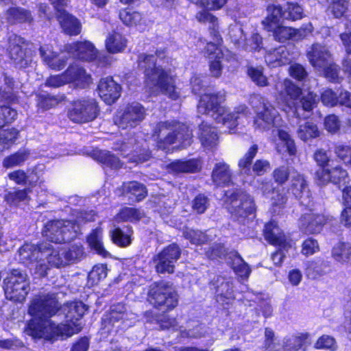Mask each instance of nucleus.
I'll return each instance as SVG.
<instances>
[{
    "instance_id": "obj_1",
    "label": "nucleus",
    "mask_w": 351,
    "mask_h": 351,
    "mask_svg": "<svg viewBox=\"0 0 351 351\" xmlns=\"http://www.w3.org/2000/svg\"><path fill=\"white\" fill-rule=\"evenodd\" d=\"M87 309L81 301L66 303L59 308L53 294L36 296L28 309L32 319L24 332L34 338L48 340L71 337L82 329L81 318Z\"/></svg>"
},
{
    "instance_id": "obj_2",
    "label": "nucleus",
    "mask_w": 351,
    "mask_h": 351,
    "mask_svg": "<svg viewBox=\"0 0 351 351\" xmlns=\"http://www.w3.org/2000/svg\"><path fill=\"white\" fill-rule=\"evenodd\" d=\"M250 101L256 112L253 123L254 128L260 131L276 128L272 131L274 136L278 135L279 139L286 146L289 155H295L297 149L294 141L289 132L282 128L283 121L274 106L261 95H252Z\"/></svg>"
},
{
    "instance_id": "obj_3",
    "label": "nucleus",
    "mask_w": 351,
    "mask_h": 351,
    "mask_svg": "<svg viewBox=\"0 0 351 351\" xmlns=\"http://www.w3.org/2000/svg\"><path fill=\"white\" fill-rule=\"evenodd\" d=\"M62 251L63 248L60 246L47 242L38 245L25 243L19 250V261L30 269L34 267L35 273L40 276H45L50 267L66 265Z\"/></svg>"
},
{
    "instance_id": "obj_4",
    "label": "nucleus",
    "mask_w": 351,
    "mask_h": 351,
    "mask_svg": "<svg viewBox=\"0 0 351 351\" xmlns=\"http://www.w3.org/2000/svg\"><path fill=\"white\" fill-rule=\"evenodd\" d=\"M225 100L223 93L217 94L206 93L199 101L197 110L199 113L210 115L217 123H221L228 129L230 133L238 125L240 115H246L248 110L245 105L239 106L234 112H228L222 106Z\"/></svg>"
},
{
    "instance_id": "obj_5",
    "label": "nucleus",
    "mask_w": 351,
    "mask_h": 351,
    "mask_svg": "<svg viewBox=\"0 0 351 351\" xmlns=\"http://www.w3.org/2000/svg\"><path fill=\"white\" fill-rule=\"evenodd\" d=\"M138 66L144 70L146 84L153 92L162 93L173 100L179 98L180 92L175 86L174 77L156 66L154 55H140Z\"/></svg>"
},
{
    "instance_id": "obj_6",
    "label": "nucleus",
    "mask_w": 351,
    "mask_h": 351,
    "mask_svg": "<svg viewBox=\"0 0 351 351\" xmlns=\"http://www.w3.org/2000/svg\"><path fill=\"white\" fill-rule=\"evenodd\" d=\"M152 138L161 149H165L169 145L177 143L182 147H186L193 141V134L189 128L175 121L158 123L153 130Z\"/></svg>"
},
{
    "instance_id": "obj_7",
    "label": "nucleus",
    "mask_w": 351,
    "mask_h": 351,
    "mask_svg": "<svg viewBox=\"0 0 351 351\" xmlns=\"http://www.w3.org/2000/svg\"><path fill=\"white\" fill-rule=\"evenodd\" d=\"M148 300L154 307L165 311L173 309L178 303L176 290L171 285L164 281L150 285Z\"/></svg>"
},
{
    "instance_id": "obj_8",
    "label": "nucleus",
    "mask_w": 351,
    "mask_h": 351,
    "mask_svg": "<svg viewBox=\"0 0 351 351\" xmlns=\"http://www.w3.org/2000/svg\"><path fill=\"white\" fill-rule=\"evenodd\" d=\"M3 284L6 298L15 302L24 301L30 290L27 275L19 269L12 270Z\"/></svg>"
},
{
    "instance_id": "obj_9",
    "label": "nucleus",
    "mask_w": 351,
    "mask_h": 351,
    "mask_svg": "<svg viewBox=\"0 0 351 351\" xmlns=\"http://www.w3.org/2000/svg\"><path fill=\"white\" fill-rule=\"evenodd\" d=\"M78 234L79 224H74L72 220L49 221L43 230V236L55 243L70 241Z\"/></svg>"
},
{
    "instance_id": "obj_10",
    "label": "nucleus",
    "mask_w": 351,
    "mask_h": 351,
    "mask_svg": "<svg viewBox=\"0 0 351 351\" xmlns=\"http://www.w3.org/2000/svg\"><path fill=\"white\" fill-rule=\"evenodd\" d=\"M228 209L236 219L245 218L255 210V204L252 198L247 193L237 191L227 193Z\"/></svg>"
},
{
    "instance_id": "obj_11",
    "label": "nucleus",
    "mask_w": 351,
    "mask_h": 351,
    "mask_svg": "<svg viewBox=\"0 0 351 351\" xmlns=\"http://www.w3.org/2000/svg\"><path fill=\"white\" fill-rule=\"evenodd\" d=\"M97 104L93 99H80L74 101L68 112L69 118L75 123H86L98 115Z\"/></svg>"
},
{
    "instance_id": "obj_12",
    "label": "nucleus",
    "mask_w": 351,
    "mask_h": 351,
    "mask_svg": "<svg viewBox=\"0 0 351 351\" xmlns=\"http://www.w3.org/2000/svg\"><path fill=\"white\" fill-rule=\"evenodd\" d=\"M315 182L319 186H326L328 183L338 185L339 187L348 181V174L339 165H335L333 162L328 167L321 168L316 171Z\"/></svg>"
},
{
    "instance_id": "obj_13",
    "label": "nucleus",
    "mask_w": 351,
    "mask_h": 351,
    "mask_svg": "<svg viewBox=\"0 0 351 351\" xmlns=\"http://www.w3.org/2000/svg\"><path fill=\"white\" fill-rule=\"evenodd\" d=\"M8 50L10 58L17 67L20 69L26 68L32 63V51L26 48L23 38L16 34L10 36Z\"/></svg>"
},
{
    "instance_id": "obj_14",
    "label": "nucleus",
    "mask_w": 351,
    "mask_h": 351,
    "mask_svg": "<svg viewBox=\"0 0 351 351\" xmlns=\"http://www.w3.org/2000/svg\"><path fill=\"white\" fill-rule=\"evenodd\" d=\"M145 108L138 103H132L114 117L115 124L121 129H130L139 125L144 119Z\"/></svg>"
},
{
    "instance_id": "obj_15",
    "label": "nucleus",
    "mask_w": 351,
    "mask_h": 351,
    "mask_svg": "<svg viewBox=\"0 0 351 351\" xmlns=\"http://www.w3.org/2000/svg\"><path fill=\"white\" fill-rule=\"evenodd\" d=\"M181 250L176 244H171L165 247L154 257L155 268L158 273L171 274L174 271L175 263L179 259Z\"/></svg>"
},
{
    "instance_id": "obj_16",
    "label": "nucleus",
    "mask_w": 351,
    "mask_h": 351,
    "mask_svg": "<svg viewBox=\"0 0 351 351\" xmlns=\"http://www.w3.org/2000/svg\"><path fill=\"white\" fill-rule=\"evenodd\" d=\"M276 90L279 93L280 99L285 104L287 108L293 110L294 116L300 117L299 106H295V101L302 94V90L289 79H285L282 82L276 84Z\"/></svg>"
},
{
    "instance_id": "obj_17",
    "label": "nucleus",
    "mask_w": 351,
    "mask_h": 351,
    "mask_svg": "<svg viewBox=\"0 0 351 351\" xmlns=\"http://www.w3.org/2000/svg\"><path fill=\"white\" fill-rule=\"evenodd\" d=\"M58 12V19L64 32L69 35H78L81 32V24L75 17L62 9L66 0H50Z\"/></svg>"
},
{
    "instance_id": "obj_18",
    "label": "nucleus",
    "mask_w": 351,
    "mask_h": 351,
    "mask_svg": "<svg viewBox=\"0 0 351 351\" xmlns=\"http://www.w3.org/2000/svg\"><path fill=\"white\" fill-rule=\"evenodd\" d=\"M273 32L274 39L283 43L289 39L293 40H300L313 31V26L311 23L301 29H293L291 27L275 25L267 29Z\"/></svg>"
},
{
    "instance_id": "obj_19",
    "label": "nucleus",
    "mask_w": 351,
    "mask_h": 351,
    "mask_svg": "<svg viewBox=\"0 0 351 351\" xmlns=\"http://www.w3.org/2000/svg\"><path fill=\"white\" fill-rule=\"evenodd\" d=\"M290 190L302 205L306 207L311 206V194L307 181L303 175L296 173L295 175L292 176Z\"/></svg>"
},
{
    "instance_id": "obj_20",
    "label": "nucleus",
    "mask_w": 351,
    "mask_h": 351,
    "mask_svg": "<svg viewBox=\"0 0 351 351\" xmlns=\"http://www.w3.org/2000/svg\"><path fill=\"white\" fill-rule=\"evenodd\" d=\"M40 55L43 62L50 69L60 71L66 65L68 53L64 51L56 53L52 50L51 47L44 45L40 47Z\"/></svg>"
},
{
    "instance_id": "obj_21",
    "label": "nucleus",
    "mask_w": 351,
    "mask_h": 351,
    "mask_svg": "<svg viewBox=\"0 0 351 351\" xmlns=\"http://www.w3.org/2000/svg\"><path fill=\"white\" fill-rule=\"evenodd\" d=\"M64 49L70 56L86 61H91L97 57V51L88 42H76L65 45Z\"/></svg>"
},
{
    "instance_id": "obj_22",
    "label": "nucleus",
    "mask_w": 351,
    "mask_h": 351,
    "mask_svg": "<svg viewBox=\"0 0 351 351\" xmlns=\"http://www.w3.org/2000/svg\"><path fill=\"white\" fill-rule=\"evenodd\" d=\"M307 56L312 66L317 70L325 68L332 60V55L328 47L321 44H313L307 53Z\"/></svg>"
},
{
    "instance_id": "obj_23",
    "label": "nucleus",
    "mask_w": 351,
    "mask_h": 351,
    "mask_svg": "<svg viewBox=\"0 0 351 351\" xmlns=\"http://www.w3.org/2000/svg\"><path fill=\"white\" fill-rule=\"evenodd\" d=\"M331 219L324 215L308 213L300 219V228L306 234H315L321 231L323 226Z\"/></svg>"
},
{
    "instance_id": "obj_24",
    "label": "nucleus",
    "mask_w": 351,
    "mask_h": 351,
    "mask_svg": "<svg viewBox=\"0 0 351 351\" xmlns=\"http://www.w3.org/2000/svg\"><path fill=\"white\" fill-rule=\"evenodd\" d=\"M97 90L105 103L112 104L120 97L121 87L112 77H105L99 81Z\"/></svg>"
},
{
    "instance_id": "obj_25",
    "label": "nucleus",
    "mask_w": 351,
    "mask_h": 351,
    "mask_svg": "<svg viewBox=\"0 0 351 351\" xmlns=\"http://www.w3.org/2000/svg\"><path fill=\"white\" fill-rule=\"evenodd\" d=\"M311 341L308 333H300L284 338V351H306Z\"/></svg>"
},
{
    "instance_id": "obj_26",
    "label": "nucleus",
    "mask_w": 351,
    "mask_h": 351,
    "mask_svg": "<svg viewBox=\"0 0 351 351\" xmlns=\"http://www.w3.org/2000/svg\"><path fill=\"white\" fill-rule=\"evenodd\" d=\"M265 58L267 64L271 67H277L287 64L291 60L289 51L285 46L267 51Z\"/></svg>"
},
{
    "instance_id": "obj_27",
    "label": "nucleus",
    "mask_w": 351,
    "mask_h": 351,
    "mask_svg": "<svg viewBox=\"0 0 351 351\" xmlns=\"http://www.w3.org/2000/svg\"><path fill=\"white\" fill-rule=\"evenodd\" d=\"M264 235L269 243L286 249L287 243L285 236L274 221L265 225Z\"/></svg>"
},
{
    "instance_id": "obj_28",
    "label": "nucleus",
    "mask_w": 351,
    "mask_h": 351,
    "mask_svg": "<svg viewBox=\"0 0 351 351\" xmlns=\"http://www.w3.org/2000/svg\"><path fill=\"white\" fill-rule=\"evenodd\" d=\"M212 180L217 186L228 185L232 180L230 166L224 162L216 163L212 171Z\"/></svg>"
},
{
    "instance_id": "obj_29",
    "label": "nucleus",
    "mask_w": 351,
    "mask_h": 351,
    "mask_svg": "<svg viewBox=\"0 0 351 351\" xmlns=\"http://www.w3.org/2000/svg\"><path fill=\"white\" fill-rule=\"evenodd\" d=\"M199 138L205 148L211 149L217 145L218 136L215 128L203 122L199 125Z\"/></svg>"
},
{
    "instance_id": "obj_30",
    "label": "nucleus",
    "mask_w": 351,
    "mask_h": 351,
    "mask_svg": "<svg viewBox=\"0 0 351 351\" xmlns=\"http://www.w3.org/2000/svg\"><path fill=\"white\" fill-rule=\"evenodd\" d=\"M119 18L125 25L138 27L140 30H144L147 27L146 19L136 11L123 10L119 13Z\"/></svg>"
},
{
    "instance_id": "obj_31",
    "label": "nucleus",
    "mask_w": 351,
    "mask_h": 351,
    "mask_svg": "<svg viewBox=\"0 0 351 351\" xmlns=\"http://www.w3.org/2000/svg\"><path fill=\"white\" fill-rule=\"evenodd\" d=\"M169 169L175 173H195L202 168V162L198 159L176 160L169 165Z\"/></svg>"
},
{
    "instance_id": "obj_32",
    "label": "nucleus",
    "mask_w": 351,
    "mask_h": 351,
    "mask_svg": "<svg viewBox=\"0 0 351 351\" xmlns=\"http://www.w3.org/2000/svg\"><path fill=\"white\" fill-rule=\"evenodd\" d=\"M228 261L238 276L245 278L249 277L251 273L250 266L237 252H231L228 254Z\"/></svg>"
},
{
    "instance_id": "obj_33",
    "label": "nucleus",
    "mask_w": 351,
    "mask_h": 351,
    "mask_svg": "<svg viewBox=\"0 0 351 351\" xmlns=\"http://www.w3.org/2000/svg\"><path fill=\"white\" fill-rule=\"evenodd\" d=\"M330 268L328 261L317 259L306 263V273L308 278H316L327 274L330 271Z\"/></svg>"
},
{
    "instance_id": "obj_34",
    "label": "nucleus",
    "mask_w": 351,
    "mask_h": 351,
    "mask_svg": "<svg viewBox=\"0 0 351 351\" xmlns=\"http://www.w3.org/2000/svg\"><path fill=\"white\" fill-rule=\"evenodd\" d=\"M127 46V40L118 32H113L106 39V48L110 53H121Z\"/></svg>"
},
{
    "instance_id": "obj_35",
    "label": "nucleus",
    "mask_w": 351,
    "mask_h": 351,
    "mask_svg": "<svg viewBox=\"0 0 351 351\" xmlns=\"http://www.w3.org/2000/svg\"><path fill=\"white\" fill-rule=\"evenodd\" d=\"M63 99V96H56L41 92L36 94V106L43 112L56 107Z\"/></svg>"
},
{
    "instance_id": "obj_36",
    "label": "nucleus",
    "mask_w": 351,
    "mask_h": 351,
    "mask_svg": "<svg viewBox=\"0 0 351 351\" xmlns=\"http://www.w3.org/2000/svg\"><path fill=\"white\" fill-rule=\"evenodd\" d=\"M258 152V145H253L250 147L245 154L239 160V172L242 175L251 176V164Z\"/></svg>"
},
{
    "instance_id": "obj_37",
    "label": "nucleus",
    "mask_w": 351,
    "mask_h": 351,
    "mask_svg": "<svg viewBox=\"0 0 351 351\" xmlns=\"http://www.w3.org/2000/svg\"><path fill=\"white\" fill-rule=\"evenodd\" d=\"M319 134L317 125L311 121L300 124L297 130L298 136L303 141L317 138Z\"/></svg>"
},
{
    "instance_id": "obj_38",
    "label": "nucleus",
    "mask_w": 351,
    "mask_h": 351,
    "mask_svg": "<svg viewBox=\"0 0 351 351\" xmlns=\"http://www.w3.org/2000/svg\"><path fill=\"white\" fill-rule=\"evenodd\" d=\"M196 19L200 23H208L211 34L214 35L215 40H219L218 19L215 16L206 10H202L197 14Z\"/></svg>"
},
{
    "instance_id": "obj_39",
    "label": "nucleus",
    "mask_w": 351,
    "mask_h": 351,
    "mask_svg": "<svg viewBox=\"0 0 351 351\" xmlns=\"http://www.w3.org/2000/svg\"><path fill=\"white\" fill-rule=\"evenodd\" d=\"M264 348L266 351H284V339L280 341L269 328L265 330Z\"/></svg>"
},
{
    "instance_id": "obj_40",
    "label": "nucleus",
    "mask_w": 351,
    "mask_h": 351,
    "mask_svg": "<svg viewBox=\"0 0 351 351\" xmlns=\"http://www.w3.org/2000/svg\"><path fill=\"white\" fill-rule=\"evenodd\" d=\"M29 151L25 149H20L16 153L5 157L3 165L6 168L21 166L29 157Z\"/></svg>"
},
{
    "instance_id": "obj_41",
    "label": "nucleus",
    "mask_w": 351,
    "mask_h": 351,
    "mask_svg": "<svg viewBox=\"0 0 351 351\" xmlns=\"http://www.w3.org/2000/svg\"><path fill=\"white\" fill-rule=\"evenodd\" d=\"M8 22L12 24L15 23L30 22L32 20L31 14L26 10L21 8H12L7 11Z\"/></svg>"
},
{
    "instance_id": "obj_42",
    "label": "nucleus",
    "mask_w": 351,
    "mask_h": 351,
    "mask_svg": "<svg viewBox=\"0 0 351 351\" xmlns=\"http://www.w3.org/2000/svg\"><path fill=\"white\" fill-rule=\"evenodd\" d=\"M102 230L97 228L94 230L88 237V242L92 249L102 256H107L108 252L105 250L102 243Z\"/></svg>"
},
{
    "instance_id": "obj_43",
    "label": "nucleus",
    "mask_w": 351,
    "mask_h": 351,
    "mask_svg": "<svg viewBox=\"0 0 351 351\" xmlns=\"http://www.w3.org/2000/svg\"><path fill=\"white\" fill-rule=\"evenodd\" d=\"M73 72L72 68H68L61 75H54L49 76L46 82L45 85L48 87L58 88L64 84L71 83V81L73 80V77L71 76Z\"/></svg>"
},
{
    "instance_id": "obj_44",
    "label": "nucleus",
    "mask_w": 351,
    "mask_h": 351,
    "mask_svg": "<svg viewBox=\"0 0 351 351\" xmlns=\"http://www.w3.org/2000/svg\"><path fill=\"white\" fill-rule=\"evenodd\" d=\"M215 287L217 300H221L223 298L232 299L234 297L233 287L230 281L226 280L223 278L218 277Z\"/></svg>"
},
{
    "instance_id": "obj_45",
    "label": "nucleus",
    "mask_w": 351,
    "mask_h": 351,
    "mask_svg": "<svg viewBox=\"0 0 351 351\" xmlns=\"http://www.w3.org/2000/svg\"><path fill=\"white\" fill-rule=\"evenodd\" d=\"M132 230L128 228L125 232L119 228H116L111 232V237L114 243L122 247H127L131 244V236Z\"/></svg>"
},
{
    "instance_id": "obj_46",
    "label": "nucleus",
    "mask_w": 351,
    "mask_h": 351,
    "mask_svg": "<svg viewBox=\"0 0 351 351\" xmlns=\"http://www.w3.org/2000/svg\"><path fill=\"white\" fill-rule=\"evenodd\" d=\"M124 193H130L135 197V201L139 202L144 199L147 195V191L143 184L133 181L123 184Z\"/></svg>"
},
{
    "instance_id": "obj_47",
    "label": "nucleus",
    "mask_w": 351,
    "mask_h": 351,
    "mask_svg": "<svg viewBox=\"0 0 351 351\" xmlns=\"http://www.w3.org/2000/svg\"><path fill=\"white\" fill-rule=\"evenodd\" d=\"M332 255L338 262L345 263L348 261L351 256V244L339 242L333 247Z\"/></svg>"
},
{
    "instance_id": "obj_48",
    "label": "nucleus",
    "mask_w": 351,
    "mask_h": 351,
    "mask_svg": "<svg viewBox=\"0 0 351 351\" xmlns=\"http://www.w3.org/2000/svg\"><path fill=\"white\" fill-rule=\"evenodd\" d=\"M95 155L99 162L111 168L119 169L122 165L120 160L109 151L99 150Z\"/></svg>"
},
{
    "instance_id": "obj_49",
    "label": "nucleus",
    "mask_w": 351,
    "mask_h": 351,
    "mask_svg": "<svg viewBox=\"0 0 351 351\" xmlns=\"http://www.w3.org/2000/svg\"><path fill=\"white\" fill-rule=\"evenodd\" d=\"M267 16L263 23L267 25V29L277 25L280 19H283V8L278 5H269L267 8Z\"/></svg>"
},
{
    "instance_id": "obj_50",
    "label": "nucleus",
    "mask_w": 351,
    "mask_h": 351,
    "mask_svg": "<svg viewBox=\"0 0 351 351\" xmlns=\"http://www.w3.org/2000/svg\"><path fill=\"white\" fill-rule=\"evenodd\" d=\"M303 17V9L298 3H287L283 7V19L297 21Z\"/></svg>"
},
{
    "instance_id": "obj_51",
    "label": "nucleus",
    "mask_w": 351,
    "mask_h": 351,
    "mask_svg": "<svg viewBox=\"0 0 351 351\" xmlns=\"http://www.w3.org/2000/svg\"><path fill=\"white\" fill-rule=\"evenodd\" d=\"M143 217V213L134 208H124L115 217V221L118 223L121 221H136Z\"/></svg>"
},
{
    "instance_id": "obj_52",
    "label": "nucleus",
    "mask_w": 351,
    "mask_h": 351,
    "mask_svg": "<svg viewBox=\"0 0 351 351\" xmlns=\"http://www.w3.org/2000/svg\"><path fill=\"white\" fill-rule=\"evenodd\" d=\"M62 253L64 255L67 265L80 259L84 254V250L82 245H73L68 249H63Z\"/></svg>"
},
{
    "instance_id": "obj_53",
    "label": "nucleus",
    "mask_w": 351,
    "mask_h": 351,
    "mask_svg": "<svg viewBox=\"0 0 351 351\" xmlns=\"http://www.w3.org/2000/svg\"><path fill=\"white\" fill-rule=\"evenodd\" d=\"M183 236L185 239L189 240L191 243L195 245H200L206 242L208 239L207 235L204 232L189 229L186 228L183 231Z\"/></svg>"
},
{
    "instance_id": "obj_54",
    "label": "nucleus",
    "mask_w": 351,
    "mask_h": 351,
    "mask_svg": "<svg viewBox=\"0 0 351 351\" xmlns=\"http://www.w3.org/2000/svg\"><path fill=\"white\" fill-rule=\"evenodd\" d=\"M8 178L17 184H26L27 182L29 185H35L37 180H34L33 178H30V176H27L26 173L21 169L16 170L10 172L8 174Z\"/></svg>"
},
{
    "instance_id": "obj_55",
    "label": "nucleus",
    "mask_w": 351,
    "mask_h": 351,
    "mask_svg": "<svg viewBox=\"0 0 351 351\" xmlns=\"http://www.w3.org/2000/svg\"><path fill=\"white\" fill-rule=\"evenodd\" d=\"M30 192L29 189L17 190L13 192H8L5 196V201L12 205H16L20 202L24 201L27 198V194Z\"/></svg>"
},
{
    "instance_id": "obj_56",
    "label": "nucleus",
    "mask_w": 351,
    "mask_h": 351,
    "mask_svg": "<svg viewBox=\"0 0 351 351\" xmlns=\"http://www.w3.org/2000/svg\"><path fill=\"white\" fill-rule=\"evenodd\" d=\"M69 68L73 69L71 76L73 80L71 82H77L78 84H88L90 80V76L86 74L85 70L77 64H71Z\"/></svg>"
},
{
    "instance_id": "obj_57",
    "label": "nucleus",
    "mask_w": 351,
    "mask_h": 351,
    "mask_svg": "<svg viewBox=\"0 0 351 351\" xmlns=\"http://www.w3.org/2000/svg\"><path fill=\"white\" fill-rule=\"evenodd\" d=\"M247 74L256 85L259 86H266L268 85L267 79L263 75L261 68L251 66L247 69Z\"/></svg>"
},
{
    "instance_id": "obj_58",
    "label": "nucleus",
    "mask_w": 351,
    "mask_h": 351,
    "mask_svg": "<svg viewBox=\"0 0 351 351\" xmlns=\"http://www.w3.org/2000/svg\"><path fill=\"white\" fill-rule=\"evenodd\" d=\"M107 276L106 267L104 265H97L93 267L88 276V280L92 285L97 283Z\"/></svg>"
},
{
    "instance_id": "obj_59",
    "label": "nucleus",
    "mask_w": 351,
    "mask_h": 351,
    "mask_svg": "<svg viewBox=\"0 0 351 351\" xmlns=\"http://www.w3.org/2000/svg\"><path fill=\"white\" fill-rule=\"evenodd\" d=\"M337 347L335 339L329 335H322L315 344L316 349L330 350L331 351L337 350Z\"/></svg>"
},
{
    "instance_id": "obj_60",
    "label": "nucleus",
    "mask_w": 351,
    "mask_h": 351,
    "mask_svg": "<svg viewBox=\"0 0 351 351\" xmlns=\"http://www.w3.org/2000/svg\"><path fill=\"white\" fill-rule=\"evenodd\" d=\"M17 116L15 110L8 106H0V128L13 121Z\"/></svg>"
},
{
    "instance_id": "obj_61",
    "label": "nucleus",
    "mask_w": 351,
    "mask_h": 351,
    "mask_svg": "<svg viewBox=\"0 0 351 351\" xmlns=\"http://www.w3.org/2000/svg\"><path fill=\"white\" fill-rule=\"evenodd\" d=\"M319 97L312 92H308L306 95L302 96L300 103L301 107L304 111H311L317 104Z\"/></svg>"
},
{
    "instance_id": "obj_62",
    "label": "nucleus",
    "mask_w": 351,
    "mask_h": 351,
    "mask_svg": "<svg viewBox=\"0 0 351 351\" xmlns=\"http://www.w3.org/2000/svg\"><path fill=\"white\" fill-rule=\"evenodd\" d=\"M325 77L330 81L337 82L339 81V68L332 60L325 68L320 69Z\"/></svg>"
},
{
    "instance_id": "obj_63",
    "label": "nucleus",
    "mask_w": 351,
    "mask_h": 351,
    "mask_svg": "<svg viewBox=\"0 0 351 351\" xmlns=\"http://www.w3.org/2000/svg\"><path fill=\"white\" fill-rule=\"evenodd\" d=\"M209 206V200L204 195H199L193 201L192 207L198 214L204 213Z\"/></svg>"
},
{
    "instance_id": "obj_64",
    "label": "nucleus",
    "mask_w": 351,
    "mask_h": 351,
    "mask_svg": "<svg viewBox=\"0 0 351 351\" xmlns=\"http://www.w3.org/2000/svg\"><path fill=\"white\" fill-rule=\"evenodd\" d=\"M343 327L348 338L351 340V302H348L344 307Z\"/></svg>"
}]
</instances>
